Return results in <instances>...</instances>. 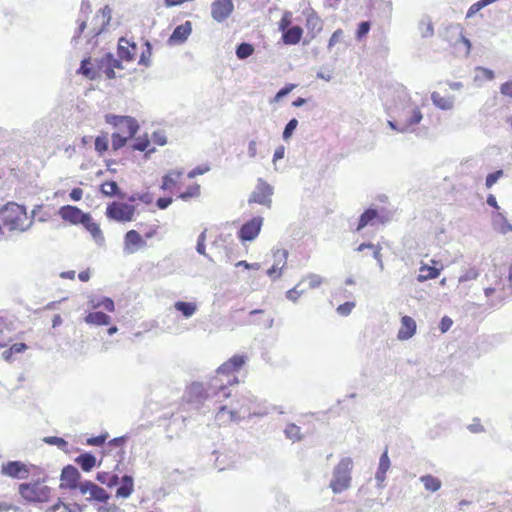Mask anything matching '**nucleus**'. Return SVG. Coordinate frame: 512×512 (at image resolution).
I'll list each match as a JSON object with an SVG mask.
<instances>
[{"mask_svg": "<svg viewBox=\"0 0 512 512\" xmlns=\"http://www.w3.org/2000/svg\"><path fill=\"white\" fill-rule=\"evenodd\" d=\"M206 398L213 399L217 405L214 422L218 427H226L255 415L253 401L243 395L232 396L225 384L209 383Z\"/></svg>", "mask_w": 512, "mask_h": 512, "instance_id": "f257e3e1", "label": "nucleus"}, {"mask_svg": "<svg viewBox=\"0 0 512 512\" xmlns=\"http://www.w3.org/2000/svg\"><path fill=\"white\" fill-rule=\"evenodd\" d=\"M137 54V46L135 43L121 38L118 43V56L116 59L111 53L103 55L101 58L95 60V64L91 63V58L83 59L79 68V73L84 75L90 80L100 77L102 74L107 79H114L115 69H122L121 60L133 61Z\"/></svg>", "mask_w": 512, "mask_h": 512, "instance_id": "f03ea898", "label": "nucleus"}, {"mask_svg": "<svg viewBox=\"0 0 512 512\" xmlns=\"http://www.w3.org/2000/svg\"><path fill=\"white\" fill-rule=\"evenodd\" d=\"M187 179L183 170H169L162 177L160 187L165 192L176 194L183 201L198 198L201 195V186L195 181L186 184Z\"/></svg>", "mask_w": 512, "mask_h": 512, "instance_id": "7ed1b4c3", "label": "nucleus"}, {"mask_svg": "<svg viewBox=\"0 0 512 512\" xmlns=\"http://www.w3.org/2000/svg\"><path fill=\"white\" fill-rule=\"evenodd\" d=\"M0 220L9 231L24 232L33 224V218L28 216L24 205L16 202H7L0 209Z\"/></svg>", "mask_w": 512, "mask_h": 512, "instance_id": "20e7f679", "label": "nucleus"}, {"mask_svg": "<svg viewBox=\"0 0 512 512\" xmlns=\"http://www.w3.org/2000/svg\"><path fill=\"white\" fill-rule=\"evenodd\" d=\"M137 227L143 231V235L138 230H128L123 239L124 251L128 254H133L147 246L146 240L152 239L158 235L159 225L156 223L144 225L139 223Z\"/></svg>", "mask_w": 512, "mask_h": 512, "instance_id": "39448f33", "label": "nucleus"}, {"mask_svg": "<svg viewBox=\"0 0 512 512\" xmlns=\"http://www.w3.org/2000/svg\"><path fill=\"white\" fill-rule=\"evenodd\" d=\"M147 195H139V196H131L129 198L130 202H134L137 199L144 202L149 203L150 201L146 199ZM136 214V206L132 203L113 201L108 204L106 207L105 215L108 219L114 220L116 222L126 223L132 222L135 219Z\"/></svg>", "mask_w": 512, "mask_h": 512, "instance_id": "423d86ee", "label": "nucleus"}, {"mask_svg": "<svg viewBox=\"0 0 512 512\" xmlns=\"http://www.w3.org/2000/svg\"><path fill=\"white\" fill-rule=\"evenodd\" d=\"M352 467L353 461L349 457L342 458L335 466L333 479L330 482V488L335 494L341 493L350 487Z\"/></svg>", "mask_w": 512, "mask_h": 512, "instance_id": "0eeeda50", "label": "nucleus"}, {"mask_svg": "<svg viewBox=\"0 0 512 512\" xmlns=\"http://www.w3.org/2000/svg\"><path fill=\"white\" fill-rule=\"evenodd\" d=\"M18 490L23 500L30 503L46 502L51 493V489L40 481L21 483Z\"/></svg>", "mask_w": 512, "mask_h": 512, "instance_id": "6e6552de", "label": "nucleus"}, {"mask_svg": "<svg viewBox=\"0 0 512 512\" xmlns=\"http://www.w3.org/2000/svg\"><path fill=\"white\" fill-rule=\"evenodd\" d=\"M106 122L117 129L118 134L133 138L139 129L137 121L130 116L107 115Z\"/></svg>", "mask_w": 512, "mask_h": 512, "instance_id": "1a4fd4ad", "label": "nucleus"}, {"mask_svg": "<svg viewBox=\"0 0 512 512\" xmlns=\"http://www.w3.org/2000/svg\"><path fill=\"white\" fill-rule=\"evenodd\" d=\"M246 363V357L243 355H234L224 362L216 370V375L211 379L210 383L224 384L220 379L221 376H229L239 371Z\"/></svg>", "mask_w": 512, "mask_h": 512, "instance_id": "9d476101", "label": "nucleus"}, {"mask_svg": "<svg viewBox=\"0 0 512 512\" xmlns=\"http://www.w3.org/2000/svg\"><path fill=\"white\" fill-rule=\"evenodd\" d=\"M273 194L272 187L263 181L262 179L258 180L257 186L255 190L252 192V194L249 197V203H257L260 205L267 206L268 208L271 207V196Z\"/></svg>", "mask_w": 512, "mask_h": 512, "instance_id": "9b49d317", "label": "nucleus"}, {"mask_svg": "<svg viewBox=\"0 0 512 512\" xmlns=\"http://www.w3.org/2000/svg\"><path fill=\"white\" fill-rule=\"evenodd\" d=\"M263 225V218L260 216L253 217L245 222L238 231V238L243 241H253L260 233Z\"/></svg>", "mask_w": 512, "mask_h": 512, "instance_id": "f8f14e48", "label": "nucleus"}, {"mask_svg": "<svg viewBox=\"0 0 512 512\" xmlns=\"http://www.w3.org/2000/svg\"><path fill=\"white\" fill-rule=\"evenodd\" d=\"M79 491L82 495H89L87 497L89 501L107 502L110 498V495L104 488L96 485L92 481L81 482Z\"/></svg>", "mask_w": 512, "mask_h": 512, "instance_id": "ddd939ff", "label": "nucleus"}, {"mask_svg": "<svg viewBox=\"0 0 512 512\" xmlns=\"http://www.w3.org/2000/svg\"><path fill=\"white\" fill-rule=\"evenodd\" d=\"M59 217L71 225H79L85 219H88V213L73 205H64L58 210Z\"/></svg>", "mask_w": 512, "mask_h": 512, "instance_id": "4468645a", "label": "nucleus"}, {"mask_svg": "<svg viewBox=\"0 0 512 512\" xmlns=\"http://www.w3.org/2000/svg\"><path fill=\"white\" fill-rule=\"evenodd\" d=\"M233 10V0H214L211 4V16L217 22L226 20Z\"/></svg>", "mask_w": 512, "mask_h": 512, "instance_id": "2eb2a0df", "label": "nucleus"}, {"mask_svg": "<svg viewBox=\"0 0 512 512\" xmlns=\"http://www.w3.org/2000/svg\"><path fill=\"white\" fill-rule=\"evenodd\" d=\"M79 471L72 465H67L62 469L61 472V487L68 489H79V480H80Z\"/></svg>", "mask_w": 512, "mask_h": 512, "instance_id": "dca6fc26", "label": "nucleus"}, {"mask_svg": "<svg viewBox=\"0 0 512 512\" xmlns=\"http://www.w3.org/2000/svg\"><path fill=\"white\" fill-rule=\"evenodd\" d=\"M111 9L108 5L101 8L94 17L95 23L93 24L91 28L92 35L96 36L99 35L102 31L105 30V28L108 26V24L111 21Z\"/></svg>", "mask_w": 512, "mask_h": 512, "instance_id": "f3484780", "label": "nucleus"}, {"mask_svg": "<svg viewBox=\"0 0 512 512\" xmlns=\"http://www.w3.org/2000/svg\"><path fill=\"white\" fill-rule=\"evenodd\" d=\"M2 474L11 478L23 479L29 474V471L25 464L20 461H9L2 465Z\"/></svg>", "mask_w": 512, "mask_h": 512, "instance_id": "a211bd4d", "label": "nucleus"}, {"mask_svg": "<svg viewBox=\"0 0 512 512\" xmlns=\"http://www.w3.org/2000/svg\"><path fill=\"white\" fill-rule=\"evenodd\" d=\"M442 270L443 265L439 261L432 259L431 265H421L417 280L419 282H424L427 280L436 279L440 275Z\"/></svg>", "mask_w": 512, "mask_h": 512, "instance_id": "6ab92c4d", "label": "nucleus"}, {"mask_svg": "<svg viewBox=\"0 0 512 512\" xmlns=\"http://www.w3.org/2000/svg\"><path fill=\"white\" fill-rule=\"evenodd\" d=\"M192 32V24L190 21L178 25L169 38L170 44H181L187 40Z\"/></svg>", "mask_w": 512, "mask_h": 512, "instance_id": "aec40b11", "label": "nucleus"}, {"mask_svg": "<svg viewBox=\"0 0 512 512\" xmlns=\"http://www.w3.org/2000/svg\"><path fill=\"white\" fill-rule=\"evenodd\" d=\"M416 322L410 316H403L401 318V326L398 331V339L399 340H408L416 333Z\"/></svg>", "mask_w": 512, "mask_h": 512, "instance_id": "412c9836", "label": "nucleus"}, {"mask_svg": "<svg viewBox=\"0 0 512 512\" xmlns=\"http://www.w3.org/2000/svg\"><path fill=\"white\" fill-rule=\"evenodd\" d=\"M81 225L90 233L94 241L98 244H103L105 241L103 232L98 223L93 221L92 216L88 213V219L81 222Z\"/></svg>", "mask_w": 512, "mask_h": 512, "instance_id": "4be33fe9", "label": "nucleus"}, {"mask_svg": "<svg viewBox=\"0 0 512 512\" xmlns=\"http://www.w3.org/2000/svg\"><path fill=\"white\" fill-rule=\"evenodd\" d=\"M376 221L383 223L384 221L380 218L378 211L372 208L365 210L359 217L356 231H361L367 225H373Z\"/></svg>", "mask_w": 512, "mask_h": 512, "instance_id": "5701e85b", "label": "nucleus"}, {"mask_svg": "<svg viewBox=\"0 0 512 512\" xmlns=\"http://www.w3.org/2000/svg\"><path fill=\"white\" fill-rule=\"evenodd\" d=\"M303 29L300 26H292L282 32V41L286 45H296L300 42Z\"/></svg>", "mask_w": 512, "mask_h": 512, "instance_id": "b1692460", "label": "nucleus"}, {"mask_svg": "<svg viewBox=\"0 0 512 512\" xmlns=\"http://www.w3.org/2000/svg\"><path fill=\"white\" fill-rule=\"evenodd\" d=\"M134 491V482L133 478L129 475H125L122 477L119 488L116 490V497L118 498H128L132 492Z\"/></svg>", "mask_w": 512, "mask_h": 512, "instance_id": "393cba45", "label": "nucleus"}, {"mask_svg": "<svg viewBox=\"0 0 512 512\" xmlns=\"http://www.w3.org/2000/svg\"><path fill=\"white\" fill-rule=\"evenodd\" d=\"M390 466H391V463H390V458L388 456V450L385 449V451L383 452V454L380 457L379 466H378V469H377V472L375 475V478L377 479V481H379L380 483L385 481L386 473L390 469Z\"/></svg>", "mask_w": 512, "mask_h": 512, "instance_id": "a878e982", "label": "nucleus"}, {"mask_svg": "<svg viewBox=\"0 0 512 512\" xmlns=\"http://www.w3.org/2000/svg\"><path fill=\"white\" fill-rule=\"evenodd\" d=\"M75 463L78 464L84 472H90L96 466L97 460L91 453H82L75 458Z\"/></svg>", "mask_w": 512, "mask_h": 512, "instance_id": "bb28decb", "label": "nucleus"}, {"mask_svg": "<svg viewBox=\"0 0 512 512\" xmlns=\"http://www.w3.org/2000/svg\"><path fill=\"white\" fill-rule=\"evenodd\" d=\"M431 99L433 104L442 110H450L454 104L452 96H443L439 92H433Z\"/></svg>", "mask_w": 512, "mask_h": 512, "instance_id": "cd10ccee", "label": "nucleus"}, {"mask_svg": "<svg viewBox=\"0 0 512 512\" xmlns=\"http://www.w3.org/2000/svg\"><path fill=\"white\" fill-rule=\"evenodd\" d=\"M322 283L323 278L320 275L311 273L303 277L298 283V286H301V288H304L306 291L307 289H316L320 287Z\"/></svg>", "mask_w": 512, "mask_h": 512, "instance_id": "c85d7f7f", "label": "nucleus"}, {"mask_svg": "<svg viewBox=\"0 0 512 512\" xmlns=\"http://www.w3.org/2000/svg\"><path fill=\"white\" fill-rule=\"evenodd\" d=\"M322 27V20L317 14L311 13L307 16L306 28L312 34V37L318 34L322 30Z\"/></svg>", "mask_w": 512, "mask_h": 512, "instance_id": "c756f323", "label": "nucleus"}, {"mask_svg": "<svg viewBox=\"0 0 512 512\" xmlns=\"http://www.w3.org/2000/svg\"><path fill=\"white\" fill-rule=\"evenodd\" d=\"M420 481L424 485L425 489L430 492H436L442 486L441 480L431 474L421 476Z\"/></svg>", "mask_w": 512, "mask_h": 512, "instance_id": "7c9ffc66", "label": "nucleus"}, {"mask_svg": "<svg viewBox=\"0 0 512 512\" xmlns=\"http://www.w3.org/2000/svg\"><path fill=\"white\" fill-rule=\"evenodd\" d=\"M85 321L91 325H108L110 323V317L103 312H91L85 317Z\"/></svg>", "mask_w": 512, "mask_h": 512, "instance_id": "2f4dec72", "label": "nucleus"}, {"mask_svg": "<svg viewBox=\"0 0 512 512\" xmlns=\"http://www.w3.org/2000/svg\"><path fill=\"white\" fill-rule=\"evenodd\" d=\"M174 307L186 318L191 317L197 310V306L193 302L178 301L175 303Z\"/></svg>", "mask_w": 512, "mask_h": 512, "instance_id": "473e14b6", "label": "nucleus"}, {"mask_svg": "<svg viewBox=\"0 0 512 512\" xmlns=\"http://www.w3.org/2000/svg\"><path fill=\"white\" fill-rule=\"evenodd\" d=\"M124 443H125V437H117V438L112 439L111 441L108 442V445L105 449V453H109L112 451V449H116V455L121 458L124 454V450H123Z\"/></svg>", "mask_w": 512, "mask_h": 512, "instance_id": "72a5a7b5", "label": "nucleus"}, {"mask_svg": "<svg viewBox=\"0 0 512 512\" xmlns=\"http://www.w3.org/2000/svg\"><path fill=\"white\" fill-rule=\"evenodd\" d=\"M100 191L103 195L105 196H109V197H112L114 195H117L118 192H119V186L118 184L111 180V181H106L104 182L101 187H100Z\"/></svg>", "mask_w": 512, "mask_h": 512, "instance_id": "f704fd0d", "label": "nucleus"}, {"mask_svg": "<svg viewBox=\"0 0 512 512\" xmlns=\"http://www.w3.org/2000/svg\"><path fill=\"white\" fill-rule=\"evenodd\" d=\"M109 147V140L107 134H102L97 136L95 139V150L97 153L102 156L105 152H107Z\"/></svg>", "mask_w": 512, "mask_h": 512, "instance_id": "c9c22d12", "label": "nucleus"}, {"mask_svg": "<svg viewBox=\"0 0 512 512\" xmlns=\"http://www.w3.org/2000/svg\"><path fill=\"white\" fill-rule=\"evenodd\" d=\"M365 248H369L373 250V257L377 260V262L382 267V256H381V247L379 245H373L371 243H362L358 246L357 251H363Z\"/></svg>", "mask_w": 512, "mask_h": 512, "instance_id": "e433bc0d", "label": "nucleus"}, {"mask_svg": "<svg viewBox=\"0 0 512 512\" xmlns=\"http://www.w3.org/2000/svg\"><path fill=\"white\" fill-rule=\"evenodd\" d=\"M254 53V47L249 43H241L236 49V55L239 59H245Z\"/></svg>", "mask_w": 512, "mask_h": 512, "instance_id": "4c0bfd02", "label": "nucleus"}, {"mask_svg": "<svg viewBox=\"0 0 512 512\" xmlns=\"http://www.w3.org/2000/svg\"><path fill=\"white\" fill-rule=\"evenodd\" d=\"M285 434H286L287 438H289L293 441L300 440L302 437L300 427L293 423H290L286 426Z\"/></svg>", "mask_w": 512, "mask_h": 512, "instance_id": "58836bf2", "label": "nucleus"}, {"mask_svg": "<svg viewBox=\"0 0 512 512\" xmlns=\"http://www.w3.org/2000/svg\"><path fill=\"white\" fill-rule=\"evenodd\" d=\"M129 139H131V137L121 136L120 134H118L116 132L113 133L112 134V148H113V150L116 151V150H119L122 147H124Z\"/></svg>", "mask_w": 512, "mask_h": 512, "instance_id": "ea45409f", "label": "nucleus"}, {"mask_svg": "<svg viewBox=\"0 0 512 512\" xmlns=\"http://www.w3.org/2000/svg\"><path fill=\"white\" fill-rule=\"evenodd\" d=\"M292 23V13L290 11H285L278 23V28L280 31L284 32L289 29Z\"/></svg>", "mask_w": 512, "mask_h": 512, "instance_id": "a19ab883", "label": "nucleus"}, {"mask_svg": "<svg viewBox=\"0 0 512 512\" xmlns=\"http://www.w3.org/2000/svg\"><path fill=\"white\" fill-rule=\"evenodd\" d=\"M479 276V272L476 268L472 267L467 269L460 277L459 282H467L475 280Z\"/></svg>", "mask_w": 512, "mask_h": 512, "instance_id": "79ce46f5", "label": "nucleus"}, {"mask_svg": "<svg viewBox=\"0 0 512 512\" xmlns=\"http://www.w3.org/2000/svg\"><path fill=\"white\" fill-rule=\"evenodd\" d=\"M296 84H288L286 85L285 87H283L282 89H280L274 99L271 101V102H279L284 96H286L287 94H289L294 88H296Z\"/></svg>", "mask_w": 512, "mask_h": 512, "instance_id": "37998d69", "label": "nucleus"}, {"mask_svg": "<svg viewBox=\"0 0 512 512\" xmlns=\"http://www.w3.org/2000/svg\"><path fill=\"white\" fill-rule=\"evenodd\" d=\"M369 30H370V22H368V21L361 22L358 25V28L356 31V38L358 40H361L368 34Z\"/></svg>", "mask_w": 512, "mask_h": 512, "instance_id": "c03bdc74", "label": "nucleus"}, {"mask_svg": "<svg viewBox=\"0 0 512 512\" xmlns=\"http://www.w3.org/2000/svg\"><path fill=\"white\" fill-rule=\"evenodd\" d=\"M297 125H298V121L295 118L291 119L287 123V125H286V127H285V129L283 131V138L285 140H287V139H289L291 137V135L294 132V130L296 129Z\"/></svg>", "mask_w": 512, "mask_h": 512, "instance_id": "a18cd8bd", "label": "nucleus"}, {"mask_svg": "<svg viewBox=\"0 0 512 512\" xmlns=\"http://www.w3.org/2000/svg\"><path fill=\"white\" fill-rule=\"evenodd\" d=\"M503 176V171L502 170H497L495 172H492L490 174L487 175L486 177V187L487 188H491L499 178H501Z\"/></svg>", "mask_w": 512, "mask_h": 512, "instance_id": "49530a36", "label": "nucleus"}, {"mask_svg": "<svg viewBox=\"0 0 512 512\" xmlns=\"http://www.w3.org/2000/svg\"><path fill=\"white\" fill-rule=\"evenodd\" d=\"M145 46H146V49L144 51H142V54L139 59V64L148 66L149 62H150V57H151L152 51H151V46L148 42L145 44Z\"/></svg>", "mask_w": 512, "mask_h": 512, "instance_id": "de8ad7c7", "label": "nucleus"}, {"mask_svg": "<svg viewBox=\"0 0 512 512\" xmlns=\"http://www.w3.org/2000/svg\"><path fill=\"white\" fill-rule=\"evenodd\" d=\"M285 265V262H279V263H276L274 264L271 268H269L267 270V274L270 276V277H274V278H277L281 275V271L283 269Z\"/></svg>", "mask_w": 512, "mask_h": 512, "instance_id": "09e8293b", "label": "nucleus"}, {"mask_svg": "<svg viewBox=\"0 0 512 512\" xmlns=\"http://www.w3.org/2000/svg\"><path fill=\"white\" fill-rule=\"evenodd\" d=\"M355 304L353 302H346L337 307V312L342 316H347L351 313Z\"/></svg>", "mask_w": 512, "mask_h": 512, "instance_id": "8fccbe9b", "label": "nucleus"}, {"mask_svg": "<svg viewBox=\"0 0 512 512\" xmlns=\"http://www.w3.org/2000/svg\"><path fill=\"white\" fill-rule=\"evenodd\" d=\"M205 240H206V230H204L198 237L196 250L201 255H206L205 252Z\"/></svg>", "mask_w": 512, "mask_h": 512, "instance_id": "3c124183", "label": "nucleus"}, {"mask_svg": "<svg viewBox=\"0 0 512 512\" xmlns=\"http://www.w3.org/2000/svg\"><path fill=\"white\" fill-rule=\"evenodd\" d=\"M305 292V289L304 288H301V286H298V284L290 289L288 292H287V297L293 301H296L297 298Z\"/></svg>", "mask_w": 512, "mask_h": 512, "instance_id": "603ef678", "label": "nucleus"}, {"mask_svg": "<svg viewBox=\"0 0 512 512\" xmlns=\"http://www.w3.org/2000/svg\"><path fill=\"white\" fill-rule=\"evenodd\" d=\"M107 438H108L107 434H102V435H99L96 437H91L87 440V444L92 445V446H100L105 443Z\"/></svg>", "mask_w": 512, "mask_h": 512, "instance_id": "864d4df0", "label": "nucleus"}, {"mask_svg": "<svg viewBox=\"0 0 512 512\" xmlns=\"http://www.w3.org/2000/svg\"><path fill=\"white\" fill-rule=\"evenodd\" d=\"M44 441L51 445H56L58 447H65L67 445V442L60 437L51 436V437H45Z\"/></svg>", "mask_w": 512, "mask_h": 512, "instance_id": "5fc2aeb1", "label": "nucleus"}, {"mask_svg": "<svg viewBox=\"0 0 512 512\" xmlns=\"http://www.w3.org/2000/svg\"><path fill=\"white\" fill-rule=\"evenodd\" d=\"M150 146V141L145 138H139L136 143L134 144L133 148L138 151H146Z\"/></svg>", "mask_w": 512, "mask_h": 512, "instance_id": "6e6d98bb", "label": "nucleus"}, {"mask_svg": "<svg viewBox=\"0 0 512 512\" xmlns=\"http://www.w3.org/2000/svg\"><path fill=\"white\" fill-rule=\"evenodd\" d=\"M422 120V113L419 108H415L412 111V115L407 121L409 125L418 124Z\"/></svg>", "mask_w": 512, "mask_h": 512, "instance_id": "4d7b16f0", "label": "nucleus"}, {"mask_svg": "<svg viewBox=\"0 0 512 512\" xmlns=\"http://www.w3.org/2000/svg\"><path fill=\"white\" fill-rule=\"evenodd\" d=\"M477 72L479 73V77L485 80H493L495 77L494 72L487 68H477Z\"/></svg>", "mask_w": 512, "mask_h": 512, "instance_id": "13d9d810", "label": "nucleus"}, {"mask_svg": "<svg viewBox=\"0 0 512 512\" xmlns=\"http://www.w3.org/2000/svg\"><path fill=\"white\" fill-rule=\"evenodd\" d=\"M452 324L453 321L451 320V318L444 316L440 321L439 328L442 333H445L451 328Z\"/></svg>", "mask_w": 512, "mask_h": 512, "instance_id": "bf43d9fd", "label": "nucleus"}, {"mask_svg": "<svg viewBox=\"0 0 512 512\" xmlns=\"http://www.w3.org/2000/svg\"><path fill=\"white\" fill-rule=\"evenodd\" d=\"M500 92L502 95L512 98V80L503 83Z\"/></svg>", "mask_w": 512, "mask_h": 512, "instance_id": "052dcab7", "label": "nucleus"}, {"mask_svg": "<svg viewBox=\"0 0 512 512\" xmlns=\"http://www.w3.org/2000/svg\"><path fill=\"white\" fill-rule=\"evenodd\" d=\"M343 37V31L341 29H337L329 39V47L334 46L338 43Z\"/></svg>", "mask_w": 512, "mask_h": 512, "instance_id": "680f3d73", "label": "nucleus"}, {"mask_svg": "<svg viewBox=\"0 0 512 512\" xmlns=\"http://www.w3.org/2000/svg\"><path fill=\"white\" fill-rule=\"evenodd\" d=\"M458 43H463L466 47V51L469 52L470 48H471V43L470 41L462 34L461 31H459L456 35V40H455V44H458Z\"/></svg>", "mask_w": 512, "mask_h": 512, "instance_id": "e2e57ef3", "label": "nucleus"}, {"mask_svg": "<svg viewBox=\"0 0 512 512\" xmlns=\"http://www.w3.org/2000/svg\"><path fill=\"white\" fill-rule=\"evenodd\" d=\"M46 512H67V504L59 501L58 503L49 507Z\"/></svg>", "mask_w": 512, "mask_h": 512, "instance_id": "0e129e2a", "label": "nucleus"}, {"mask_svg": "<svg viewBox=\"0 0 512 512\" xmlns=\"http://www.w3.org/2000/svg\"><path fill=\"white\" fill-rule=\"evenodd\" d=\"M173 199L171 197H161L157 200L156 205L159 209H166L171 203Z\"/></svg>", "mask_w": 512, "mask_h": 512, "instance_id": "69168bd1", "label": "nucleus"}, {"mask_svg": "<svg viewBox=\"0 0 512 512\" xmlns=\"http://www.w3.org/2000/svg\"><path fill=\"white\" fill-rule=\"evenodd\" d=\"M70 199L73 201H80L83 197V190L81 188H73L69 194Z\"/></svg>", "mask_w": 512, "mask_h": 512, "instance_id": "338daca9", "label": "nucleus"}, {"mask_svg": "<svg viewBox=\"0 0 512 512\" xmlns=\"http://www.w3.org/2000/svg\"><path fill=\"white\" fill-rule=\"evenodd\" d=\"M99 305L102 306L103 308H105L109 312L114 311V302L110 298L102 299L101 302L99 303Z\"/></svg>", "mask_w": 512, "mask_h": 512, "instance_id": "774afa93", "label": "nucleus"}]
</instances>
